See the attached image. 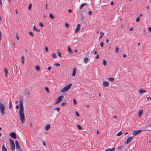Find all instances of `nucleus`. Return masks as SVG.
<instances>
[{"label": "nucleus", "instance_id": "20", "mask_svg": "<svg viewBox=\"0 0 151 151\" xmlns=\"http://www.w3.org/2000/svg\"><path fill=\"white\" fill-rule=\"evenodd\" d=\"M88 4L85 3H84L81 4V6H80L79 8L80 9H81L84 6L87 5Z\"/></svg>", "mask_w": 151, "mask_h": 151}, {"label": "nucleus", "instance_id": "18", "mask_svg": "<svg viewBox=\"0 0 151 151\" xmlns=\"http://www.w3.org/2000/svg\"><path fill=\"white\" fill-rule=\"evenodd\" d=\"M25 96L26 98L29 97L30 96V93L27 91L26 92Z\"/></svg>", "mask_w": 151, "mask_h": 151}, {"label": "nucleus", "instance_id": "63", "mask_svg": "<svg viewBox=\"0 0 151 151\" xmlns=\"http://www.w3.org/2000/svg\"><path fill=\"white\" fill-rule=\"evenodd\" d=\"M45 9L46 10H47V4H46L45 5Z\"/></svg>", "mask_w": 151, "mask_h": 151}, {"label": "nucleus", "instance_id": "17", "mask_svg": "<svg viewBox=\"0 0 151 151\" xmlns=\"http://www.w3.org/2000/svg\"><path fill=\"white\" fill-rule=\"evenodd\" d=\"M4 72L5 73V76L6 77H7L8 74V71L7 69L6 68H5L4 69Z\"/></svg>", "mask_w": 151, "mask_h": 151}, {"label": "nucleus", "instance_id": "19", "mask_svg": "<svg viewBox=\"0 0 151 151\" xmlns=\"http://www.w3.org/2000/svg\"><path fill=\"white\" fill-rule=\"evenodd\" d=\"M2 151H7V149L5 147L4 145H3L2 146Z\"/></svg>", "mask_w": 151, "mask_h": 151}, {"label": "nucleus", "instance_id": "57", "mask_svg": "<svg viewBox=\"0 0 151 151\" xmlns=\"http://www.w3.org/2000/svg\"><path fill=\"white\" fill-rule=\"evenodd\" d=\"M19 107V106L18 105H16V108L17 109H18Z\"/></svg>", "mask_w": 151, "mask_h": 151}, {"label": "nucleus", "instance_id": "62", "mask_svg": "<svg viewBox=\"0 0 151 151\" xmlns=\"http://www.w3.org/2000/svg\"><path fill=\"white\" fill-rule=\"evenodd\" d=\"M68 12H72V10L70 9H69L68 10Z\"/></svg>", "mask_w": 151, "mask_h": 151}, {"label": "nucleus", "instance_id": "50", "mask_svg": "<svg viewBox=\"0 0 151 151\" xmlns=\"http://www.w3.org/2000/svg\"><path fill=\"white\" fill-rule=\"evenodd\" d=\"M45 51L46 52H47L48 51V48L47 47H45Z\"/></svg>", "mask_w": 151, "mask_h": 151}, {"label": "nucleus", "instance_id": "58", "mask_svg": "<svg viewBox=\"0 0 151 151\" xmlns=\"http://www.w3.org/2000/svg\"><path fill=\"white\" fill-rule=\"evenodd\" d=\"M0 5L1 6L2 5V0H0Z\"/></svg>", "mask_w": 151, "mask_h": 151}, {"label": "nucleus", "instance_id": "21", "mask_svg": "<svg viewBox=\"0 0 151 151\" xmlns=\"http://www.w3.org/2000/svg\"><path fill=\"white\" fill-rule=\"evenodd\" d=\"M68 52L70 53H72V50H71L70 47V46H68Z\"/></svg>", "mask_w": 151, "mask_h": 151}, {"label": "nucleus", "instance_id": "28", "mask_svg": "<svg viewBox=\"0 0 151 151\" xmlns=\"http://www.w3.org/2000/svg\"><path fill=\"white\" fill-rule=\"evenodd\" d=\"M114 78L113 77H110L109 78V80L111 82H113L114 81Z\"/></svg>", "mask_w": 151, "mask_h": 151}, {"label": "nucleus", "instance_id": "35", "mask_svg": "<svg viewBox=\"0 0 151 151\" xmlns=\"http://www.w3.org/2000/svg\"><path fill=\"white\" fill-rule=\"evenodd\" d=\"M65 26L66 28H68L69 27V25L67 23H66L65 24Z\"/></svg>", "mask_w": 151, "mask_h": 151}, {"label": "nucleus", "instance_id": "47", "mask_svg": "<svg viewBox=\"0 0 151 151\" xmlns=\"http://www.w3.org/2000/svg\"><path fill=\"white\" fill-rule=\"evenodd\" d=\"M100 36H102V37H103L104 35V33L102 32H100Z\"/></svg>", "mask_w": 151, "mask_h": 151}, {"label": "nucleus", "instance_id": "36", "mask_svg": "<svg viewBox=\"0 0 151 151\" xmlns=\"http://www.w3.org/2000/svg\"><path fill=\"white\" fill-rule=\"evenodd\" d=\"M59 102H60V101H59L57 99L56 100L55 102V104H58Z\"/></svg>", "mask_w": 151, "mask_h": 151}, {"label": "nucleus", "instance_id": "4", "mask_svg": "<svg viewBox=\"0 0 151 151\" xmlns=\"http://www.w3.org/2000/svg\"><path fill=\"white\" fill-rule=\"evenodd\" d=\"M9 141L10 143L11 148L12 150H14L15 148V145L14 143L13 140L11 139H9Z\"/></svg>", "mask_w": 151, "mask_h": 151}, {"label": "nucleus", "instance_id": "9", "mask_svg": "<svg viewBox=\"0 0 151 151\" xmlns=\"http://www.w3.org/2000/svg\"><path fill=\"white\" fill-rule=\"evenodd\" d=\"M15 144L16 149L18 150L19 149H20V145L17 141H15Z\"/></svg>", "mask_w": 151, "mask_h": 151}, {"label": "nucleus", "instance_id": "49", "mask_svg": "<svg viewBox=\"0 0 151 151\" xmlns=\"http://www.w3.org/2000/svg\"><path fill=\"white\" fill-rule=\"evenodd\" d=\"M52 56L54 58H55L56 57V55L54 53H53Z\"/></svg>", "mask_w": 151, "mask_h": 151}, {"label": "nucleus", "instance_id": "14", "mask_svg": "<svg viewBox=\"0 0 151 151\" xmlns=\"http://www.w3.org/2000/svg\"><path fill=\"white\" fill-rule=\"evenodd\" d=\"M76 73V68H74L73 69L72 76H75Z\"/></svg>", "mask_w": 151, "mask_h": 151}, {"label": "nucleus", "instance_id": "54", "mask_svg": "<svg viewBox=\"0 0 151 151\" xmlns=\"http://www.w3.org/2000/svg\"><path fill=\"white\" fill-rule=\"evenodd\" d=\"M96 58L97 59H98L99 58V54H98L96 57Z\"/></svg>", "mask_w": 151, "mask_h": 151}, {"label": "nucleus", "instance_id": "11", "mask_svg": "<svg viewBox=\"0 0 151 151\" xmlns=\"http://www.w3.org/2000/svg\"><path fill=\"white\" fill-rule=\"evenodd\" d=\"M132 139V137H129L127 140L126 142V144H128L131 141V140Z\"/></svg>", "mask_w": 151, "mask_h": 151}, {"label": "nucleus", "instance_id": "7", "mask_svg": "<svg viewBox=\"0 0 151 151\" xmlns=\"http://www.w3.org/2000/svg\"><path fill=\"white\" fill-rule=\"evenodd\" d=\"M103 85L105 87L108 86L109 85V83L107 81H105L103 82Z\"/></svg>", "mask_w": 151, "mask_h": 151}, {"label": "nucleus", "instance_id": "44", "mask_svg": "<svg viewBox=\"0 0 151 151\" xmlns=\"http://www.w3.org/2000/svg\"><path fill=\"white\" fill-rule=\"evenodd\" d=\"M16 37L17 39L18 40H19V37L17 33L16 35Z\"/></svg>", "mask_w": 151, "mask_h": 151}, {"label": "nucleus", "instance_id": "6", "mask_svg": "<svg viewBox=\"0 0 151 151\" xmlns=\"http://www.w3.org/2000/svg\"><path fill=\"white\" fill-rule=\"evenodd\" d=\"M142 131V130H136L134 131L133 133V135L134 136L138 134L140 132Z\"/></svg>", "mask_w": 151, "mask_h": 151}, {"label": "nucleus", "instance_id": "15", "mask_svg": "<svg viewBox=\"0 0 151 151\" xmlns=\"http://www.w3.org/2000/svg\"><path fill=\"white\" fill-rule=\"evenodd\" d=\"M50 125L49 124H47L45 126V129L46 130H48L50 128Z\"/></svg>", "mask_w": 151, "mask_h": 151}, {"label": "nucleus", "instance_id": "52", "mask_svg": "<svg viewBox=\"0 0 151 151\" xmlns=\"http://www.w3.org/2000/svg\"><path fill=\"white\" fill-rule=\"evenodd\" d=\"M148 30L151 33V28L150 27H148Z\"/></svg>", "mask_w": 151, "mask_h": 151}, {"label": "nucleus", "instance_id": "24", "mask_svg": "<svg viewBox=\"0 0 151 151\" xmlns=\"http://www.w3.org/2000/svg\"><path fill=\"white\" fill-rule=\"evenodd\" d=\"M89 59L87 58H84V63H86L88 61Z\"/></svg>", "mask_w": 151, "mask_h": 151}, {"label": "nucleus", "instance_id": "45", "mask_svg": "<svg viewBox=\"0 0 151 151\" xmlns=\"http://www.w3.org/2000/svg\"><path fill=\"white\" fill-rule=\"evenodd\" d=\"M100 45L102 47H103L104 46V43L103 42H101L100 43Z\"/></svg>", "mask_w": 151, "mask_h": 151}, {"label": "nucleus", "instance_id": "10", "mask_svg": "<svg viewBox=\"0 0 151 151\" xmlns=\"http://www.w3.org/2000/svg\"><path fill=\"white\" fill-rule=\"evenodd\" d=\"M64 98V96L63 95H61L58 97L57 99L60 102Z\"/></svg>", "mask_w": 151, "mask_h": 151}, {"label": "nucleus", "instance_id": "48", "mask_svg": "<svg viewBox=\"0 0 151 151\" xmlns=\"http://www.w3.org/2000/svg\"><path fill=\"white\" fill-rule=\"evenodd\" d=\"M39 24L41 27H43L44 26V25L41 22Z\"/></svg>", "mask_w": 151, "mask_h": 151}, {"label": "nucleus", "instance_id": "3", "mask_svg": "<svg viewBox=\"0 0 151 151\" xmlns=\"http://www.w3.org/2000/svg\"><path fill=\"white\" fill-rule=\"evenodd\" d=\"M72 85V83H70L67 85V86H65L64 88L62 89L61 91L60 92H66L68 91L71 87V86Z\"/></svg>", "mask_w": 151, "mask_h": 151}, {"label": "nucleus", "instance_id": "56", "mask_svg": "<svg viewBox=\"0 0 151 151\" xmlns=\"http://www.w3.org/2000/svg\"><path fill=\"white\" fill-rule=\"evenodd\" d=\"M122 148V147H118V150H121Z\"/></svg>", "mask_w": 151, "mask_h": 151}, {"label": "nucleus", "instance_id": "22", "mask_svg": "<svg viewBox=\"0 0 151 151\" xmlns=\"http://www.w3.org/2000/svg\"><path fill=\"white\" fill-rule=\"evenodd\" d=\"M33 29L34 30H35L37 32H40V30L39 29H37L36 27L35 26H34L33 27Z\"/></svg>", "mask_w": 151, "mask_h": 151}, {"label": "nucleus", "instance_id": "40", "mask_svg": "<svg viewBox=\"0 0 151 151\" xmlns=\"http://www.w3.org/2000/svg\"><path fill=\"white\" fill-rule=\"evenodd\" d=\"M93 14V12L91 11H90L89 13H88V14L89 15H91Z\"/></svg>", "mask_w": 151, "mask_h": 151}, {"label": "nucleus", "instance_id": "39", "mask_svg": "<svg viewBox=\"0 0 151 151\" xmlns=\"http://www.w3.org/2000/svg\"><path fill=\"white\" fill-rule=\"evenodd\" d=\"M73 103L74 104H76V103H77V101L75 99H73Z\"/></svg>", "mask_w": 151, "mask_h": 151}, {"label": "nucleus", "instance_id": "46", "mask_svg": "<svg viewBox=\"0 0 151 151\" xmlns=\"http://www.w3.org/2000/svg\"><path fill=\"white\" fill-rule=\"evenodd\" d=\"M32 6V4H29V5L28 6V9L29 10H30L31 9V8Z\"/></svg>", "mask_w": 151, "mask_h": 151}, {"label": "nucleus", "instance_id": "59", "mask_svg": "<svg viewBox=\"0 0 151 151\" xmlns=\"http://www.w3.org/2000/svg\"><path fill=\"white\" fill-rule=\"evenodd\" d=\"M126 56H127V55L125 54H124L123 55V56L124 57V58H126Z\"/></svg>", "mask_w": 151, "mask_h": 151}, {"label": "nucleus", "instance_id": "51", "mask_svg": "<svg viewBox=\"0 0 151 151\" xmlns=\"http://www.w3.org/2000/svg\"><path fill=\"white\" fill-rule=\"evenodd\" d=\"M76 115L77 116H79V114L78 113L77 111H76Z\"/></svg>", "mask_w": 151, "mask_h": 151}, {"label": "nucleus", "instance_id": "55", "mask_svg": "<svg viewBox=\"0 0 151 151\" xmlns=\"http://www.w3.org/2000/svg\"><path fill=\"white\" fill-rule=\"evenodd\" d=\"M134 29V28L133 27H131L130 28V29H129V30H130V31H133V30Z\"/></svg>", "mask_w": 151, "mask_h": 151}, {"label": "nucleus", "instance_id": "64", "mask_svg": "<svg viewBox=\"0 0 151 151\" xmlns=\"http://www.w3.org/2000/svg\"><path fill=\"white\" fill-rule=\"evenodd\" d=\"M114 4V3L113 1H111V5H113Z\"/></svg>", "mask_w": 151, "mask_h": 151}, {"label": "nucleus", "instance_id": "13", "mask_svg": "<svg viewBox=\"0 0 151 151\" xmlns=\"http://www.w3.org/2000/svg\"><path fill=\"white\" fill-rule=\"evenodd\" d=\"M143 112V111L142 110H141L139 111L138 114V116L139 117H140L142 116Z\"/></svg>", "mask_w": 151, "mask_h": 151}, {"label": "nucleus", "instance_id": "34", "mask_svg": "<svg viewBox=\"0 0 151 151\" xmlns=\"http://www.w3.org/2000/svg\"><path fill=\"white\" fill-rule=\"evenodd\" d=\"M119 49V48L118 47H116L115 48V52L116 53H118Z\"/></svg>", "mask_w": 151, "mask_h": 151}, {"label": "nucleus", "instance_id": "23", "mask_svg": "<svg viewBox=\"0 0 151 151\" xmlns=\"http://www.w3.org/2000/svg\"><path fill=\"white\" fill-rule=\"evenodd\" d=\"M35 68L37 71H39L40 70V68L38 65H36L35 67Z\"/></svg>", "mask_w": 151, "mask_h": 151}, {"label": "nucleus", "instance_id": "33", "mask_svg": "<svg viewBox=\"0 0 151 151\" xmlns=\"http://www.w3.org/2000/svg\"><path fill=\"white\" fill-rule=\"evenodd\" d=\"M57 54L59 56V57H60L61 56V54L59 50H58V51Z\"/></svg>", "mask_w": 151, "mask_h": 151}, {"label": "nucleus", "instance_id": "30", "mask_svg": "<svg viewBox=\"0 0 151 151\" xmlns=\"http://www.w3.org/2000/svg\"><path fill=\"white\" fill-rule=\"evenodd\" d=\"M122 132L120 131L117 133V136H120L122 134Z\"/></svg>", "mask_w": 151, "mask_h": 151}, {"label": "nucleus", "instance_id": "32", "mask_svg": "<svg viewBox=\"0 0 151 151\" xmlns=\"http://www.w3.org/2000/svg\"><path fill=\"white\" fill-rule=\"evenodd\" d=\"M29 34L32 37L34 36V34L31 31H29Z\"/></svg>", "mask_w": 151, "mask_h": 151}, {"label": "nucleus", "instance_id": "38", "mask_svg": "<svg viewBox=\"0 0 151 151\" xmlns=\"http://www.w3.org/2000/svg\"><path fill=\"white\" fill-rule=\"evenodd\" d=\"M140 21V17H138L136 19V21L137 22H139Z\"/></svg>", "mask_w": 151, "mask_h": 151}, {"label": "nucleus", "instance_id": "60", "mask_svg": "<svg viewBox=\"0 0 151 151\" xmlns=\"http://www.w3.org/2000/svg\"><path fill=\"white\" fill-rule=\"evenodd\" d=\"M43 144L44 146H45L46 145V143L45 142H43Z\"/></svg>", "mask_w": 151, "mask_h": 151}, {"label": "nucleus", "instance_id": "5", "mask_svg": "<svg viewBox=\"0 0 151 151\" xmlns=\"http://www.w3.org/2000/svg\"><path fill=\"white\" fill-rule=\"evenodd\" d=\"M9 135L12 138L14 139L17 138L16 134L14 132L11 133L9 134Z\"/></svg>", "mask_w": 151, "mask_h": 151}, {"label": "nucleus", "instance_id": "27", "mask_svg": "<svg viewBox=\"0 0 151 151\" xmlns=\"http://www.w3.org/2000/svg\"><path fill=\"white\" fill-rule=\"evenodd\" d=\"M51 19H53L54 18V16L51 14H50L49 15Z\"/></svg>", "mask_w": 151, "mask_h": 151}, {"label": "nucleus", "instance_id": "2", "mask_svg": "<svg viewBox=\"0 0 151 151\" xmlns=\"http://www.w3.org/2000/svg\"><path fill=\"white\" fill-rule=\"evenodd\" d=\"M3 100L1 99L0 101V111L2 116H4L5 114L4 110L5 109V106L4 105L2 104L1 101Z\"/></svg>", "mask_w": 151, "mask_h": 151}, {"label": "nucleus", "instance_id": "43", "mask_svg": "<svg viewBox=\"0 0 151 151\" xmlns=\"http://www.w3.org/2000/svg\"><path fill=\"white\" fill-rule=\"evenodd\" d=\"M66 104V102H63L61 104V106H65Z\"/></svg>", "mask_w": 151, "mask_h": 151}, {"label": "nucleus", "instance_id": "31", "mask_svg": "<svg viewBox=\"0 0 151 151\" xmlns=\"http://www.w3.org/2000/svg\"><path fill=\"white\" fill-rule=\"evenodd\" d=\"M45 89L47 91V93H50V91H49V89L47 87H45Z\"/></svg>", "mask_w": 151, "mask_h": 151}, {"label": "nucleus", "instance_id": "1", "mask_svg": "<svg viewBox=\"0 0 151 151\" xmlns=\"http://www.w3.org/2000/svg\"><path fill=\"white\" fill-rule=\"evenodd\" d=\"M19 106L20 109L19 111V114L20 116V121L22 123H24L25 121V115L24 113V108L22 101L20 100L19 101Z\"/></svg>", "mask_w": 151, "mask_h": 151}, {"label": "nucleus", "instance_id": "41", "mask_svg": "<svg viewBox=\"0 0 151 151\" xmlns=\"http://www.w3.org/2000/svg\"><path fill=\"white\" fill-rule=\"evenodd\" d=\"M115 147H114V148H112V149H110V150H109V151H114L115 150Z\"/></svg>", "mask_w": 151, "mask_h": 151}, {"label": "nucleus", "instance_id": "12", "mask_svg": "<svg viewBox=\"0 0 151 151\" xmlns=\"http://www.w3.org/2000/svg\"><path fill=\"white\" fill-rule=\"evenodd\" d=\"M146 91V90H143V89L142 90L140 89L139 90V93L141 94H142L144 93H145Z\"/></svg>", "mask_w": 151, "mask_h": 151}, {"label": "nucleus", "instance_id": "53", "mask_svg": "<svg viewBox=\"0 0 151 151\" xmlns=\"http://www.w3.org/2000/svg\"><path fill=\"white\" fill-rule=\"evenodd\" d=\"M51 69V67H49L47 68V70H50Z\"/></svg>", "mask_w": 151, "mask_h": 151}, {"label": "nucleus", "instance_id": "61", "mask_svg": "<svg viewBox=\"0 0 151 151\" xmlns=\"http://www.w3.org/2000/svg\"><path fill=\"white\" fill-rule=\"evenodd\" d=\"M15 11V13H16V14H18V12L17 11V9H16Z\"/></svg>", "mask_w": 151, "mask_h": 151}, {"label": "nucleus", "instance_id": "42", "mask_svg": "<svg viewBox=\"0 0 151 151\" xmlns=\"http://www.w3.org/2000/svg\"><path fill=\"white\" fill-rule=\"evenodd\" d=\"M54 65L57 66H58L60 65V64L58 63H56L54 64Z\"/></svg>", "mask_w": 151, "mask_h": 151}, {"label": "nucleus", "instance_id": "26", "mask_svg": "<svg viewBox=\"0 0 151 151\" xmlns=\"http://www.w3.org/2000/svg\"><path fill=\"white\" fill-rule=\"evenodd\" d=\"M9 109L12 108V102L11 101H9Z\"/></svg>", "mask_w": 151, "mask_h": 151}, {"label": "nucleus", "instance_id": "25", "mask_svg": "<svg viewBox=\"0 0 151 151\" xmlns=\"http://www.w3.org/2000/svg\"><path fill=\"white\" fill-rule=\"evenodd\" d=\"M103 65L106 66L107 65V62L105 60V59H104L103 60Z\"/></svg>", "mask_w": 151, "mask_h": 151}, {"label": "nucleus", "instance_id": "8", "mask_svg": "<svg viewBox=\"0 0 151 151\" xmlns=\"http://www.w3.org/2000/svg\"><path fill=\"white\" fill-rule=\"evenodd\" d=\"M81 28V25L80 24H78L77 26V27L75 29V32L77 33L78 31L80 30Z\"/></svg>", "mask_w": 151, "mask_h": 151}, {"label": "nucleus", "instance_id": "29", "mask_svg": "<svg viewBox=\"0 0 151 151\" xmlns=\"http://www.w3.org/2000/svg\"><path fill=\"white\" fill-rule=\"evenodd\" d=\"M77 127L78 128V129H79L80 130H81V129H83L82 127L81 126H80L79 124H78L77 125Z\"/></svg>", "mask_w": 151, "mask_h": 151}, {"label": "nucleus", "instance_id": "16", "mask_svg": "<svg viewBox=\"0 0 151 151\" xmlns=\"http://www.w3.org/2000/svg\"><path fill=\"white\" fill-rule=\"evenodd\" d=\"M22 63L24 65V56H22L21 57Z\"/></svg>", "mask_w": 151, "mask_h": 151}, {"label": "nucleus", "instance_id": "37", "mask_svg": "<svg viewBox=\"0 0 151 151\" xmlns=\"http://www.w3.org/2000/svg\"><path fill=\"white\" fill-rule=\"evenodd\" d=\"M60 109V108L59 107H56L54 109V110H57L58 111Z\"/></svg>", "mask_w": 151, "mask_h": 151}]
</instances>
